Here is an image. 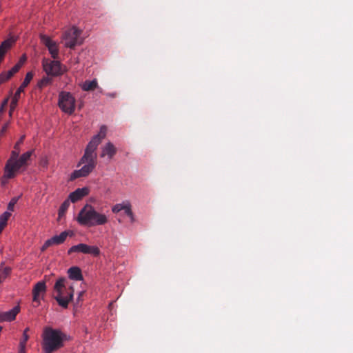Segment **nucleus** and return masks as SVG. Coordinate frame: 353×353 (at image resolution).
<instances>
[{
  "label": "nucleus",
  "mask_w": 353,
  "mask_h": 353,
  "mask_svg": "<svg viewBox=\"0 0 353 353\" xmlns=\"http://www.w3.org/2000/svg\"><path fill=\"white\" fill-rule=\"evenodd\" d=\"M107 133V127L101 125L99 132L94 136L91 141L87 145L83 155L80 159L77 167L83 166L74 170L70 175V181L75 180L81 177L88 176L97 166V154L96 150L101 141L105 137Z\"/></svg>",
  "instance_id": "obj_1"
},
{
  "label": "nucleus",
  "mask_w": 353,
  "mask_h": 353,
  "mask_svg": "<svg viewBox=\"0 0 353 353\" xmlns=\"http://www.w3.org/2000/svg\"><path fill=\"white\" fill-rule=\"evenodd\" d=\"M42 338L44 353H53L63 347L66 335L59 330L46 327L43 330Z\"/></svg>",
  "instance_id": "obj_2"
},
{
  "label": "nucleus",
  "mask_w": 353,
  "mask_h": 353,
  "mask_svg": "<svg viewBox=\"0 0 353 353\" xmlns=\"http://www.w3.org/2000/svg\"><path fill=\"white\" fill-rule=\"evenodd\" d=\"M74 288L70 284L68 279L59 278L53 288V297L57 301L59 305L63 308H67L74 296Z\"/></svg>",
  "instance_id": "obj_3"
},
{
  "label": "nucleus",
  "mask_w": 353,
  "mask_h": 353,
  "mask_svg": "<svg viewBox=\"0 0 353 353\" xmlns=\"http://www.w3.org/2000/svg\"><path fill=\"white\" fill-rule=\"evenodd\" d=\"M77 221L82 225L95 226L104 225L108 222L107 216L97 212L89 204H86L79 212Z\"/></svg>",
  "instance_id": "obj_4"
},
{
  "label": "nucleus",
  "mask_w": 353,
  "mask_h": 353,
  "mask_svg": "<svg viewBox=\"0 0 353 353\" xmlns=\"http://www.w3.org/2000/svg\"><path fill=\"white\" fill-rule=\"evenodd\" d=\"M33 150L28 151L19 157L18 151H12L10 157L5 165V176L14 178L17 172L22 167L27 165L28 161L30 159Z\"/></svg>",
  "instance_id": "obj_5"
},
{
  "label": "nucleus",
  "mask_w": 353,
  "mask_h": 353,
  "mask_svg": "<svg viewBox=\"0 0 353 353\" xmlns=\"http://www.w3.org/2000/svg\"><path fill=\"white\" fill-rule=\"evenodd\" d=\"M58 105L63 112L72 114L75 110L76 100L70 92L61 91L59 94Z\"/></svg>",
  "instance_id": "obj_6"
},
{
  "label": "nucleus",
  "mask_w": 353,
  "mask_h": 353,
  "mask_svg": "<svg viewBox=\"0 0 353 353\" xmlns=\"http://www.w3.org/2000/svg\"><path fill=\"white\" fill-rule=\"evenodd\" d=\"M81 30L72 27L66 30L62 35V40L65 47L73 49L76 46L82 44L83 39L80 37Z\"/></svg>",
  "instance_id": "obj_7"
},
{
  "label": "nucleus",
  "mask_w": 353,
  "mask_h": 353,
  "mask_svg": "<svg viewBox=\"0 0 353 353\" xmlns=\"http://www.w3.org/2000/svg\"><path fill=\"white\" fill-rule=\"evenodd\" d=\"M42 66L48 76L57 77L63 74L64 72V69L60 61L57 60L52 61L49 59H43Z\"/></svg>",
  "instance_id": "obj_8"
},
{
  "label": "nucleus",
  "mask_w": 353,
  "mask_h": 353,
  "mask_svg": "<svg viewBox=\"0 0 353 353\" xmlns=\"http://www.w3.org/2000/svg\"><path fill=\"white\" fill-rule=\"evenodd\" d=\"M33 76H34V74L32 72H28L26 74L23 83L19 86V88L17 89L15 94H14V96L12 99V101L10 103V112H9L10 116L12 115V111L14 110V109L16 108V107L17 105L18 101L20 99L21 93L24 92L25 88H26L28 85V84L32 79Z\"/></svg>",
  "instance_id": "obj_9"
},
{
  "label": "nucleus",
  "mask_w": 353,
  "mask_h": 353,
  "mask_svg": "<svg viewBox=\"0 0 353 353\" xmlns=\"http://www.w3.org/2000/svg\"><path fill=\"white\" fill-rule=\"evenodd\" d=\"M73 252L90 254L94 256H97L100 254V250L97 246H91L85 243H79L78 245L72 246L68 251V254H70Z\"/></svg>",
  "instance_id": "obj_10"
},
{
  "label": "nucleus",
  "mask_w": 353,
  "mask_h": 353,
  "mask_svg": "<svg viewBox=\"0 0 353 353\" xmlns=\"http://www.w3.org/2000/svg\"><path fill=\"white\" fill-rule=\"evenodd\" d=\"M69 234L72 235V232L70 231H63L59 235H55L48 239L41 247V251L43 252L50 246L63 243Z\"/></svg>",
  "instance_id": "obj_11"
},
{
  "label": "nucleus",
  "mask_w": 353,
  "mask_h": 353,
  "mask_svg": "<svg viewBox=\"0 0 353 353\" xmlns=\"http://www.w3.org/2000/svg\"><path fill=\"white\" fill-rule=\"evenodd\" d=\"M46 292V282L43 281L37 283L32 289V301L37 302L38 305L40 303L41 299H43V296Z\"/></svg>",
  "instance_id": "obj_12"
},
{
  "label": "nucleus",
  "mask_w": 353,
  "mask_h": 353,
  "mask_svg": "<svg viewBox=\"0 0 353 353\" xmlns=\"http://www.w3.org/2000/svg\"><path fill=\"white\" fill-rule=\"evenodd\" d=\"M41 41L47 47L51 57L54 59L58 58L59 48L57 43L46 35H41Z\"/></svg>",
  "instance_id": "obj_13"
},
{
  "label": "nucleus",
  "mask_w": 353,
  "mask_h": 353,
  "mask_svg": "<svg viewBox=\"0 0 353 353\" xmlns=\"http://www.w3.org/2000/svg\"><path fill=\"white\" fill-rule=\"evenodd\" d=\"M21 68V63H17L9 71L3 72L0 74V84L8 81L12 77L16 74Z\"/></svg>",
  "instance_id": "obj_14"
},
{
  "label": "nucleus",
  "mask_w": 353,
  "mask_h": 353,
  "mask_svg": "<svg viewBox=\"0 0 353 353\" xmlns=\"http://www.w3.org/2000/svg\"><path fill=\"white\" fill-rule=\"evenodd\" d=\"M89 190L88 188H77L69 195V199L72 203L81 200L83 196L88 195Z\"/></svg>",
  "instance_id": "obj_15"
},
{
  "label": "nucleus",
  "mask_w": 353,
  "mask_h": 353,
  "mask_svg": "<svg viewBox=\"0 0 353 353\" xmlns=\"http://www.w3.org/2000/svg\"><path fill=\"white\" fill-rule=\"evenodd\" d=\"M117 152V150L113 143L108 142L102 148V151L100 156L101 157L108 156V159L110 160L116 154Z\"/></svg>",
  "instance_id": "obj_16"
},
{
  "label": "nucleus",
  "mask_w": 353,
  "mask_h": 353,
  "mask_svg": "<svg viewBox=\"0 0 353 353\" xmlns=\"http://www.w3.org/2000/svg\"><path fill=\"white\" fill-rule=\"evenodd\" d=\"M20 312L19 305L14 307L12 310L7 312H1V322L3 321H12L15 319L16 316Z\"/></svg>",
  "instance_id": "obj_17"
},
{
  "label": "nucleus",
  "mask_w": 353,
  "mask_h": 353,
  "mask_svg": "<svg viewBox=\"0 0 353 353\" xmlns=\"http://www.w3.org/2000/svg\"><path fill=\"white\" fill-rule=\"evenodd\" d=\"M68 276L70 279L74 281H82L83 275L81 270L79 267L73 266L68 270Z\"/></svg>",
  "instance_id": "obj_18"
},
{
  "label": "nucleus",
  "mask_w": 353,
  "mask_h": 353,
  "mask_svg": "<svg viewBox=\"0 0 353 353\" xmlns=\"http://www.w3.org/2000/svg\"><path fill=\"white\" fill-rule=\"evenodd\" d=\"M97 85L98 83L96 79L92 81H85L82 85V89L84 91H92L97 88Z\"/></svg>",
  "instance_id": "obj_19"
},
{
  "label": "nucleus",
  "mask_w": 353,
  "mask_h": 353,
  "mask_svg": "<svg viewBox=\"0 0 353 353\" xmlns=\"http://www.w3.org/2000/svg\"><path fill=\"white\" fill-rule=\"evenodd\" d=\"M69 206H70V203L68 200L65 201L61 205V206L59 209V212H58L59 218H61L65 214V213L67 211V210L68 209Z\"/></svg>",
  "instance_id": "obj_20"
},
{
  "label": "nucleus",
  "mask_w": 353,
  "mask_h": 353,
  "mask_svg": "<svg viewBox=\"0 0 353 353\" xmlns=\"http://www.w3.org/2000/svg\"><path fill=\"white\" fill-rule=\"evenodd\" d=\"M11 214L9 212H5L0 216V223L5 225H7L8 220L10 217Z\"/></svg>",
  "instance_id": "obj_21"
},
{
  "label": "nucleus",
  "mask_w": 353,
  "mask_h": 353,
  "mask_svg": "<svg viewBox=\"0 0 353 353\" xmlns=\"http://www.w3.org/2000/svg\"><path fill=\"white\" fill-rule=\"evenodd\" d=\"M20 197H21V196H14L11 199L10 201L9 202V203L8 205V210H10V211L14 210V207L15 204L17 203V201H19Z\"/></svg>",
  "instance_id": "obj_22"
},
{
  "label": "nucleus",
  "mask_w": 353,
  "mask_h": 353,
  "mask_svg": "<svg viewBox=\"0 0 353 353\" xmlns=\"http://www.w3.org/2000/svg\"><path fill=\"white\" fill-rule=\"evenodd\" d=\"M123 210H124L125 214L130 218L131 221L133 222L134 221V215H133L132 211L131 210L130 205H124Z\"/></svg>",
  "instance_id": "obj_23"
},
{
  "label": "nucleus",
  "mask_w": 353,
  "mask_h": 353,
  "mask_svg": "<svg viewBox=\"0 0 353 353\" xmlns=\"http://www.w3.org/2000/svg\"><path fill=\"white\" fill-rule=\"evenodd\" d=\"M51 82H52L51 78H50L49 77H45L39 82L38 85L40 88H42L43 86H46V85L51 83Z\"/></svg>",
  "instance_id": "obj_24"
},
{
  "label": "nucleus",
  "mask_w": 353,
  "mask_h": 353,
  "mask_svg": "<svg viewBox=\"0 0 353 353\" xmlns=\"http://www.w3.org/2000/svg\"><path fill=\"white\" fill-rule=\"evenodd\" d=\"M25 139V135L21 137L19 140L15 143L14 150L12 151H18V154L20 153V145L22 144Z\"/></svg>",
  "instance_id": "obj_25"
},
{
  "label": "nucleus",
  "mask_w": 353,
  "mask_h": 353,
  "mask_svg": "<svg viewBox=\"0 0 353 353\" xmlns=\"http://www.w3.org/2000/svg\"><path fill=\"white\" fill-rule=\"evenodd\" d=\"M9 101V97H7L5 99L3 102L1 103V107H0V116L3 114L4 112L5 108L7 106Z\"/></svg>",
  "instance_id": "obj_26"
},
{
  "label": "nucleus",
  "mask_w": 353,
  "mask_h": 353,
  "mask_svg": "<svg viewBox=\"0 0 353 353\" xmlns=\"http://www.w3.org/2000/svg\"><path fill=\"white\" fill-rule=\"evenodd\" d=\"M123 205L121 204H117L114 206H113L112 210L114 213H118L123 208Z\"/></svg>",
  "instance_id": "obj_27"
},
{
  "label": "nucleus",
  "mask_w": 353,
  "mask_h": 353,
  "mask_svg": "<svg viewBox=\"0 0 353 353\" xmlns=\"http://www.w3.org/2000/svg\"><path fill=\"white\" fill-rule=\"evenodd\" d=\"M28 328H26L23 333V339L20 342H23L24 345H26V342L29 339V336L27 334Z\"/></svg>",
  "instance_id": "obj_28"
},
{
  "label": "nucleus",
  "mask_w": 353,
  "mask_h": 353,
  "mask_svg": "<svg viewBox=\"0 0 353 353\" xmlns=\"http://www.w3.org/2000/svg\"><path fill=\"white\" fill-rule=\"evenodd\" d=\"M0 272L4 276V277H6L11 272V268L9 267H6Z\"/></svg>",
  "instance_id": "obj_29"
},
{
  "label": "nucleus",
  "mask_w": 353,
  "mask_h": 353,
  "mask_svg": "<svg viewBox=\"0 0 353 353\" xmlns=\"http://www.w3.org/2000/svg\"><path fill=\"white\" fill-rule=\"evenodd\" d=\"M18 353H26V345H24L23 342H20L19 350Z\"/></svg>",
  "instance_id": "obj_30"
},
{
  "label": "nucleus",
  "mask_w": 353,
  "mask_h": 353,
  "mask_svg": "<svg viewBox=\"0 0 353 353\" xmlns=\"http://www.w3.org/2000/svg\"><path fill=\"white\" fill-rule=\"evenodd\" d=\"M8 127V123H6L1 128L0 131V137L3 135V134L6 132L7 128Z\"/></svg>",
  "instance_id": "obj_31"
},
{
  "label": "nucleus",
  "mask_w": 353,
  "mask_h": 353,
  "mask_svg": "<svg viewBox=\"0 0 353 353\" xmlns=\"http://www.w3.org/2000/svg\"><path fill=\"white\" fill-rule=\"evenodd\" d=\"M10 179V178H8V177H6V176H5V174H3V177H2V179H1V184H2L3 185H6V183H7V180H8V179Z\"/></svg>",
  "instance_id": "obj_32"
},
{
  "label": "nucleus",
  "mask_w": 353,
  "mask_h": 353,
  "mask_svg": "<svg viewBox=\"0 0 353 353\" xmlns=\"http://www.w3.org/2000/svg\"><path fill=\"white\" fill-rule=\"evenodd\" d=\"M26 55H23L20 60L19 61L18 63H21V66L23 65V63L26 61Z\"/></svg>",
  "instance_id": "obj_33"
},
{
  "label": "nucleus",
  "mask_w": 353,
  "mask_h": 353,
  "mask_svg": "<svg viewBox=\"0 0 353 353\" xmlns=\"http://www.w3.org/2000/svg\"><path fill=\"white\" fill-rule=\"evenodd\" d=\"M84 291H81L79 294V296L77 298V301H79L81 300V296L83 295Z\"/></svg>",
  "instance_id": "obj_34"
},
{
  "label": "nucleus",
  "mask_w": 353,
  "mask_h": 353,
  "mask_svg": "<svg viewBox=\"0 0 353 353\" xmlns=\"http://www.w3.org/2000/svg\"><path fill=\"white\" fill-rule=\"evenodd\" d=\"M6 225L2 224V223H0V234L2 232V231L3 230V229L5 228Z\"/></svg>",
  "instance_id": "obj_35"
},
{
  "label": "nucleus",
  "mask_w": 353,
  "mask_h": 353,
  "mask_svg": "<svg viewBox=\"0 0 353 353\" xmlns=\"http://www.w3.org/2000/svg\"><path fill=\"white\" fill-rule=\"evenodd\" d=\"M3 281V279H0V283Z\"/></svg>",
  "instance_id": "obj_36"
}]
</instances>
